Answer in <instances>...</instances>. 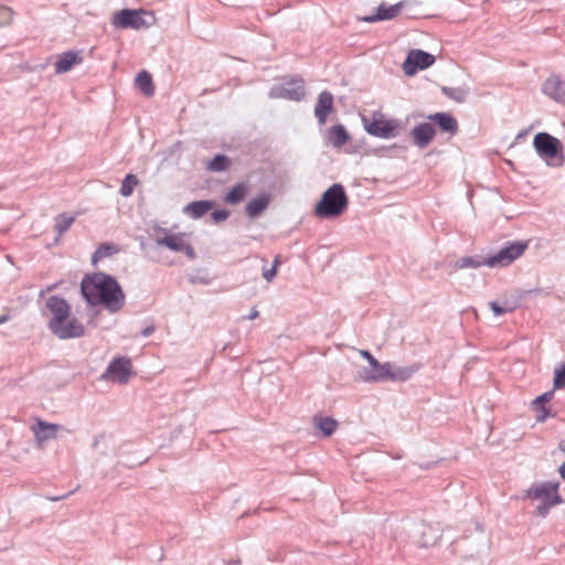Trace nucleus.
Here are the masks:
<instances>
[{
	"instance_id": "obj_43",
	"label": "nucleus",
	"mask_w": 565,
	"mask_h": 565,
	"mask_svg": "<svg viewBox=\"0 0 565 565\" xmlns=\"http://www.w3.org/2000/svg\"><path fill=\"white\" fill-rule=\"evenodd\" d=\"M558 448L565 455V441H561Z\"/></svg>"
},
{
	"instance_id": "obj_33",
	"label": "nucleus",
	"mask_w": 565,
	"mask_h": 565,
	"mask_svg": "<svg viewBox=\"0 0 565 565\" xmlns=\"http://www.w3.org/2000/svg\"><path fill=\"white\" fill-rule=\"evenodd\" d=\"M74 221H75L74 216L61 214L56 217L55 227L60 233H63L71 227V225L74 223Z\"/></svg>"
},
{
	"instance_id": "obj_22",
	"label": "nucleus",
	"mask_w": 565,
	"mask_h": 565,
	"mask_svg": "<svg viewBox=\"0 0 565 565\" xmlns=\"http://www.w3.org/2000/svg\"><path fill=\"white\" fill-rule=\"evenodd\" d=\"M82 56L77 52H65L60 55L55 63L56 71H68L82 62Z\"/></svg>"
},
{
	"instance_id": "obj_6",
	"label": "nucleus",
	"mask_w": 565,
	"mask_h": 565,
	"mask_svg": "<svg viewBox=\"0 0 565 565\" xmlns=\"http://www.w3.org/2000/svg\"><path fill=\"white\" fill-rule=\"evenodd\" d=\"M533 146L547 166L558 168L564 164V148L557 138L547 132H539L534 136Z\"/></svg>"
},
{
	"instance_id": "obj_25",
	"label": "nucleus",
	"mask_w": 565,
	"mask_h": 565,
	"mask_svg": "<svg viewBox=\"0 0 565 565\" xmlns=\"http://www.w3.org/2000/svg\"><path fill=\"white\" fill-rule=\"evenodd\" d=\"M135 84L143 95L148 97L153 95L154 84L149 73H138Z\"/></svg>"
},
{
	"instance_id": "obj_34",
	"label": "nucleus",
	"mask_w": 565,
	"mask_h": 565,
	"mask_svg": "<svg viewBox=\"0 0 565 565\" xmlns=\"http://www.w3.org/2000/svg\"><path fill=\"white\" fill-rule=\"evenodd\" d=\"M441 90L444 92L445 95L457 102L465 100L467 96V90L463 88L443 87Z\"/></svg>"
},
{
	"instance_id": "obj_5",
	"label": "nucleus",
	"mask_w": 565,
	"mask_h": 565,
	"mask_svg": "<svg viewBox=\"0 0 565 565\" xmlns=\"http://www.w3.org/2000/svg\"><path fill=\"white\" fill-rule=\"evenodd\" d=\"M156 22L154 13L145 9H122L111 14L110 23L115 29H148Z\"/></svg>"
},
{
	"instance_id": "obj_1",
	"label": "nucleus",
	"mask_w": 565,
	"mask_h": 565,
	"mask_svg": "<svg viewBox=\"0 0 565 565\" xmlns=\"http://www.w3.org/2000/svg\"><path fill=\"white\" fill-rule=\"evenodd\" d=\"M82 294L90 305H104L110 311L119 310L125 302V295L118 282L103 273L83 279Z\"/></svg>"
},
{
	"instance_id": "obj_18",
	"label": "nucleus",
	"mask_w": 565,
	"mask_h": 565,
	"mask_svg": "<svg viewBox=\"0 0 565 565\" xmlns=\"http://www.w3.org/2000/svg\"><path fill=\"white\" fill-rule=\"evenodd\" d=\"M428 119L436 122L444 132L455 135L458 131L457 119L449 113H436L429 115Z\"/></svg>"
},
{
	"instance_id": "obj_19",
	"label": "nucleus",
	"mask_w": 565,
	"mask_h": 565,
	"mask_svg": "<svg viewBox=\"0 0 565 565\" xmlns=\"http://www.w3.org/2000/svg\"><path fill=\"white\" fill-rule=\"evenodd\" d=\"M274 95L291 100H300L305 96L303 84L301 82L289 83L287 86L276 88Z\"/></svg>"
},
{
	"instance_id": "obj_2",
	"label": "nucleus",
	"mask_w": 565,
	"mask_h": 565,
	"mask_svg": "<svg viewBox=\"0 0 565 565\" xmlns=\"http://www.w3.org/2000/svg\"><path fill=\"white\" fill-rule=\"evenodd\" d=\"M359 353L370 364L369 367H362L358 373V377L362 382H404L418 370L417 365L396 367L391 362L381 363L366 350H360Z\"/></svg>"
},
{
	"instance_id": "obj_9",
	"label": "nucleus",
	"mask_w": 565,
	"mask_h": 565,
	"mask_svg": "<svg viewBox=\"0 0 565 565\" xmlns=\"http://www.w3.org/2000/svg\"><path fill=\"white\" fill-rule=\"evenodd\" d=\"M363 124L370 135L380 138H391L396 135L398 122L386 118L383 114L375 113L371 118L363 117Z\"/></svg>"
},
{
	"instance_id": "obj_31",
	"label": "nucleus",
	"mask_w": 565,
	"mask_h": 565,
	"mask_svg": "<svg viewBox=\"0 0 565 565\" xmlns=\"http://www.w3.org/2000/svg\"><path fill=\"white\" fill-rule=\"evenodd\" d=\"M337 422L330 417H321L316 419V426L326 435L330 436L337 428Z\"/></svg>"
},
{
	"instance_id": "obj_15",
	"label": "nucleus",
	"mask_w": 565,
	"mask_h": 565,
	"mask_svg": "<svg viewBox=\"0 0 565 565\" xmlns=\"http://www.w3.org/2000/svg\"><path fill=\"white\" fill-rule=\"evenodd\" d=\"M403 7H404L403 1L397 2L393 6H387L385 3H382L381 6H379L377 12L375 14L367 15V17L363 18V20L369 23L376 22V21H383V20H391V19L395 18L401 12Z\"/></svg>"
},
{
	"instance_id": "obj_42",
	"label": "nucleus",
	"mask_w": 565,
	"mask_h": 565,
	"mask_svg": "<svg viewBox=\"0 0 565 565\" xmlns=\"http://www.w3.org/2000/svg\"><path fill=\"white\" fill-rule=\"evenodd\" d=\"M258 311L257 310H253L249 316H248V319L253 320V319H256L258 317Z\"/></svg>"
},
{
	"instance_id": "obj_35",
	"label": "nucleus",
	"mask_w": 565,
	"mask_h": 565,
	"mask_svg": "<svg viewBox=\"0 0 565 565\" xmlns=\"http://www.w3.org/2000/svg\"><path fill=\"white\" fill-rule=\"evenodd\" d=\"M553 386L556 390L565 387V365L555 369Z\"/></svg>"
},
{
	"instance_id": "obj_17",
	"label": "nucleus",
	"mask_w": 565,
	"mask_h": 565,
	"mask_svg": "<svg viewBox=\"0 0 565 565\" xmlns=\"http://www.w3.org/2000/svg\"><path fill=\"white\" fill-rule=\"evenodd\" d=\"M332 110L333 96L328 92L321 93L315 107V115L321 125L326 124L327 117Z\"/></svg>"
},
{
	"instance_id": "obj_38",
	"label": "nucleus",
	"mask_w": 565,
	"mask_h": 565,
	"mask_svg": "<svg viewBox=\"0 0 565 565\" xmlns=\"http://www.w3.org/2000/svg\"><path fill=\"white\" fill-rule=\"evenodd\" d=\"M277 275V269L276 268H270V269H264L263 271V276L264 278L267 280V281H271L273 278Z\"/></svg>"
},
{
	"instance_id": "obj_3",
	"label": "nucleus",
	"mask_w": 565,
	"mask_h": 565,
	"mask_svg": "<svg viewBox=\"0 0 565 565\" xmlns=\"http://www.w3.org/2000/svg\"><path fill=\"white\" fill-rule=\"evenodd\" d=\"M46 306L52 313L49 327L51 331L61 339L78 338L84 335L85 328L81 321H73L68 326L70 329L62 328V322L71 317V307L68 303L56 296L50 297Z\"/></svg>"
},
{
	"instance_id": "obj_36",
	"label": "nucleus",
	"mask_w": 565,
	"mask_h": 565,
	"mask_svg": "<svg viewBox=\"0 0 565 565\" xmlns=\"http://www.w3.org/2000/svg\"><path fill=\"white\" fill-rule=\"evenodd\" d=\"M483 263V259L482 260H475L473 258L471 257H465L462 259H460V267L461 268H465V267H480V266H486Z\"/></svg>"
},
{
	"instance_id": "obj_16",
	"label": "nucleus",
	"mask_w": 565,
	"mask_h": 565,
	"mask_svg": "<svg viewBox=\"0 0 565 565\" xmlns=\"http://www.w3.org/2000/svg\"><path fill=\"white\" fill-rule=\"evenodd\" d=\"M435 129L431 124L424 122L412 130L414 143L420 148L427 147L435 137Z\"/></svg>"
},
{
	"instance_id": "obj_8",
	"label": "nucleus",
	"mask_w": 565,
	"mask_h": 565,
	"mask_svg": "<svg viewBox=\"0 0 565 565\" xmlns=\"http://www.w3.org/2000/svg\"><path fill=\"white\" fill-rule=\"evenodd\" d=\"M529 247V242H513L500 249L497 254L483 258V263L488 267H505L521 257Z\"/></svg>"
},
{
	"instance_id": "obj_28",
	"label": "nucleus",
	"mask_w": 565,
	"mask_h": 565,
	"mask_svg": "<svg viewBox=\"0 0 565 565\" xmlns=\"http://www.w3.org/2000/svg\"><path fill=\"white\" fill-rule=\"evenodd\" d=\"M139 184V179L137 175L129 173L122 180L121 186H120V194L122 196H130L134 192V189Z\"/></svg>"
},
{
	"instance_id": "obj_13",
	"label": "nucleus",
	"mask_w": 565,
	"mask_h": 565,
	"mask_svg": "<svg viewBox=\"0 0 565 565\" xmlns=\"http://www.w3.org/2000/svg\"><path fill=\"white\" fill-rule=\"evenodd\" d=\"M131 362L128 359H116L107 369V377L118 383H126L129 379Z\"/></svg>"
},
{
	"instance_id": "obj_12",
	"label": "nucleus",
	"mask_w": 565,
	"mask_h": 565,
	"mask_svg": "<svg viewBox=\"0 0 565 565\" xmlns=\"http://www.w3.org/2000/svg\"><path fill=\"white\" fill-rule=\"evenodd\" d=\"M61 429V425L47 423L41 419L40 417L34 418V424L31 426V430L39 446H42L45 441L50 439L56 438L57 433Z\"/></svg>"
},
{
	"instance_id": "obj_11",
	"label": "nucleus",
	"mask_w": 565,
	"mask_h": 565,
	"mask_svg": "<svg viewBox=\"0 0 565 565\" xmlns=\"http://www.w3.org/2000/svg\"><path fill=\"white\" fill-rule=\"evenodd\" d=\"M435 61L436 57L433 54L423 50L413 49L408 51L403 63V71H423L430 67Z\"/></svg>"
},
{
	"instance_id": "obj_24",
	"label": "nucleus",
	"mask_w": 565,
	"mask_h": 565,
	"mask_svg": "<svg viewBox=\"0 0 565 565\" xmlns=\"http://www.w3.org/2000/svg\"><path fill=\"white\" fill-rule=\"evenodd\" d=\"M328 138L332 146L339 148L347 143L349 135L343 126L337 125L329 129Z\"/></svg>"
},
{
	"instance_id": "obj_40",
	"label": "nucleus",
	"mask_w": 565,
	"mask_h": 565,
	"mask_svg": "<svg viewBox=\"0 0 565 565\" xmlns=\"http://www.w3.org/2000/svg\"><path fill=\"white\" fill-rule=\"evenodd\" d=\"M558 473L563 480H565V461L559 466Z\"/></svg>"
},
{
	"instance_id": "obj_21",
	"label": "nucleus",
	"mask_w": 565,
	"mask_h": 565,
	"mask_svg": "<svg viewBox=\"0 0 565 565\" xmlns=\"http://www.w3.org/2000/svg\"><path fill=\"white\" fill-rule=\"evenodd\" d=\"M249 192V184L247 182H239L235 184L224 196V202L231 205L241 203Z\"/></svg>"
},
{
	"instance_id": "obj_37",
	"label": "nucleus",
	"mask_w": 565,
	"mask_h": 565,
	"mask_svg": "<svg viewBox=\"0 0 565 565\" xmlns=\"http://www.w3.org/2000/svg\"><path fill=\"white\" fill-rule=\"evenodd\" d=\"M230 216V212L226 210H217L212 213V218L215 222L225 221Z\"/></svg>"
},
{
	"instance_id": "obj_27",
	"label": "nucleus",
	"mask_w": 565,
	"mask_h": 565,
	"mask_svg": "<svg viewBox=\"0 0 565 565\" xmlns=\"http://www.w3.org/2000/svg\"><path fill=\"white\" fill-rule=\"evenodd\" d=\"M552 396H553L552 392L544 393L543 395L536 397L533 401V407L536 408L539 412V414H537L539 422L545 420L546 417L548 416L550 411H548V408L545 407V404L551 401Z\"/></svg>"
},
{
	"instance_id": "obj_10",
	"label": "nucleus",
	"mask_w": 565,
	"mask_h": 565,
	"mask_svg": "<svg viewBox=\"0 0 565 565\" xmlns=\"http://www.w3.org/2000/svg\"><path fill=\"white\" fill-rule=\"evenodd\" d=\"M158 246H164L173 252H182L190 259L195 257L194 247L189 241L186 233H164L162 237L156 239Z\"/></svg>"
},
{
	"instance_id": "obj_41",
	"label": "nucleus",
	"mask_w": 565,
	"mask_h": 565,
	"mask_svg": "<svg viewBox=\"0 0 565 565\" xmlns=\"http://www.w3.org/2000/svg\"><path fill=\"white\" fill-rule=\"evenodd\" d=\"M279 265H280V256H276L274 259L273 268L278 269Z\"/></svg>"
},
{
	"instance_id": "obj_20",
	"label": "nucleus",
	"mask_w": 565,
	"mask_h": 565,
	"mask_svg": "<svg viewBox=\"0 0 565 565\" xmlns=\"http://www.w3.org/2000/svg\"><path fill=\"white\" fill-rule=\"evenodd\" d=\"M214 207L213 201H194L184 206L183 212L192 218H200Z\"/></svg>"
},
{
	"instance_id": "obj_7",
	"label": "nucleus",
	"mask_w": 565,
	"mask_h": 565,
	"mask_svg": "<svg viewBox=\"0 0 565 565\" xmlns=\"http://www.w3.org/2000/svg\"><path fill=\"white\" fill-rule=\"evenodd\" d=\"M558 482H541L535 483L525 492V498L530 500H539L541 504L537 507L536 512L541 516H545L552 507L558 505L563 502L562 497L558 494Z\"/></svg>"
},
{
	"instance_id": "obj_32",
	"label": "nucleus",
	"mask_w": 565,
	"mask_h": 565,
	"mask_svg": "<svg viewBox=\"0 0 565 565\" xmlns=\"http://www.w3.org/2000/svg\"><path fill=\"white\" fill-rule=\"evenodd\" d=\"M15 12L11 7L0 4V28H8L14 21Z\"/></svg>"
},
{
	"instance_id": "obj_29",
	"label": "nucleus",
	"mask_w": 565,
	"mask_h": 565,
	"mask_svg": "<svg viewBox=\"0 0 565 565\" xmlns=\"http://www.w3.org/2000/svg\"><path fill=\"white\" fill-rule=\"evenodd\" d=\"M230 164L231 160L228 157L224 154H217L207 163V169L210 171L220 172L226 170Z\"/></svg>"
},
{
	"instance_id": "obj_26",
	"label": "nucleus",
	"mask_w": 565,
	"mask_h": 565,
	"mask_svg": "<svg viewBox=\"0 0 565 565\" xmlns=\"http://www.w3.org/2000/svg\"><path fill=\"white\" fill-rule=\"evenodd\" d=\"M119 252V247L113 243L100 244L92 256V262L96 265L99 260L115 255Z\"/></svg>"
},
{
	"instance_id": "obj_14",
	"label": "nucleus",
	"mask_w": 565,
	"mask_h": 565,
	"mask_svg": "<svg viewBox=\"0 0 565 565\" xmlns=\"http://www.w3.org/2000/svg\"><path fill=\"white\" fill-rule=\"evenodd\" d=\"M543 92L555 102L565 104V82L557 75L551 76L545 82Z\"/></svg>"
},
{
	"instance_id": "obj_4",
	"label": "nucleus",
	"mask_w": 565,
	"mask_h": 565,
	"mask_svg": "<svg viewBox=\"0 0 565 565\" xmlns=\"http://www.w3.org/2000/svg\"><path fill=\"white\" fill-rule=\"evenodd\" d=\"M349 198L342 184L334 183L327 189L316 203L313 213L320 218H337L348 209Z\"/></svg>"
},
{
	"instance_id": "obj_44",
	"label": "nucleus",
	"mask_w": 565,
	"mask_h": 565,
	"mask_svg": "<svg viewBox=\"0 0 565 565\" xmlns=\"http://www.w3.org/2000/svg\"><path fill=\"white\" fill-rule=\"evenodd\" d=\"M64 498H65V497L63 495V497L52 498L51 500H53V501H58V500L64 499Z\"/></svg>"
},
{
	"instance_id": "obj_39",
	"label": "nucleus",
	"mask_w": 565,
	"mask_h": 565,
	"mask_svg": "<svg viewBox=\"0 0 565 565\" xmlns=\"http://www.w3.org/2000/svg\"><path fill=\"white\" fill-rule=\"evenodd\" d=\"M73 321H79V320L71 316L68 319H66V321L62 322V328H64L66 330L70 329L68 326L71 323H73Z\"/></svg>"
},
{
	"instance_id": "obj_23",
	"label": "nucleus",
	"mask_w": 565,
	"mask_h": 565,
	"mask_svg": "<svg viewBox=\"0 0 565 565\" xmlns=\"http://www.w3.org/2000/svg\"><path fill=\"white\" fill-rule=\"evenodd\" d=\"M269 201H270V198L268 195H259V196L253 199L246 205V214L250 218L258 216L267 209Z\"/></svg>"
},
{
	"instance_id": "obj_30",
	"label": "nucleus",
	"mask_w": 565,
	"mask_h": 565,
	"mask_svg": "<svg viewBox=\"0 0 565 565\" xmlns=\"http://www.w3.org/2000/svg\"><path fill=\"white\" fill-rule=\"evenodd\" d=\"M489 306L495 316L512 312L516 309V303L509 300H503L501 303L497 301H491Z\"/></svg>"
}]
</instances>
